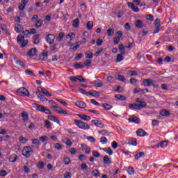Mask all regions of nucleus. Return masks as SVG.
Listing matches in <instances>:
<instances>
[{"label":"nucleus","mask_w":178,"mask_h":178,"mask_svg":"<svg viewBox=\"0 0 178 178\" xmlns=\"http://www.w3.org/2000/svg\"><path fill=\"white\" fill-rule=\"evenodd\" d=\"M24 41V36H23V35H19L17 37V44H20L21 42H23Z\"/></svg>","instance_id":"nucleus-33"},{"label":"nucleus","mask_w":178,"mask_h":178,"mask_svg":"<svg viewBox=\"0 0 178 178\" xmlns=\"http://www.w3.org/2000/svg\"><path fill=\"white\" fill-rule=\"evenodd\" d=\"M124 54H118L117 56V58H116V62H122V60H123V59H124V58L123 57Z\"/></svg>","instance_id":"nucleus-49"},{"label":"nucleus","mask_w":178,"mask_h":178,"mask_svg":"<svg viewBox=\"0 0 178 178\" xmlns=\"http://www.w3.org/2000/svg\"><path fill=\"white\" fill-rule=\"evenodd\" d=\"M38 90L39 92H42V94L46 95V97H52V94L49 93V92H48V90H45L42 87H38Z\"/></svg>","instance_id":"nucleus-8"},{"label":"nucleus","mask_w":178,"mask_h":178,"mask_svg":"<svg viewBox=\"0 0 178 178\" xmlns=\"http://www.w3.org/2000/svg\"><path fill=\"white\" fill-rule=\"evenodd\" d=\"M35 54H37V49L35 48L31 49L28 52L29 56H34Z\"/></svg>","instance_id":"nucleus-23"},{"label":"nucleus","mask_w":178,"mask_h":178,"mask_svg":"<svg viewBox=\"0 0 178 178\" xmlns=\"http://www.w3.org/2000/svg\"><path fill=\"white\" fill-rule=\"evenodd\" d=\"M117 35L118 36L113 38L114 45H118V44L120 42V38L123 37V32L122 31H118Z\"/></svg>","instance_id":"nucleus-4"},{"label":"nucleus","mask_w":178,"mask_h":178,"mask_svg":"<svg viewBox=\"0 0 178 178\" xmlns=\"http://www.w3.org/2000/svg\"><path fill=\"white\" fill-rule=\"evenodd\" d=\"M23 26L20 24H15V31L16 33H22L23 31Z\"/></svg>","instance_id":"nucleus-27"},{"label":"nucleus","mask_w":178,"mask_h":178,"mask_svg":"<svg viewBox=\"0 0 178 178\" xmlns=\"http://www.w3.org/2000/svg\"><path fill=\"white\" fill-rule=\"evenodd\" d=\"M87 140H88V141H90V143H95L96 141L95 138H94L93 136H88Z\"/></svg>","instance_id":"nucleus-61"},{"label":"nucleus","mask_w":178,"mask_h":178,"mask_svg":"<svg viewBox=\"0 0 178 178\" xmlns=\"http://www.w3.org/2000/svg\"><path fill=\"white\" fill-rule=\"evenodd\" d=\"M128 121L129 123H136V124H138V123L140 122V118L138 117H131L128 119Z\"/></svg>","instance_id":"nucleus-14"},{"label":"nucleus","mask_w":178,"mask_h":178,"mask_svg":"<svg viewBox=\"0 0 178 178\" xmlns=\"http://www.w3.org/2000/svg\"><path fill=\"white\" fill-rule=\"evenodd\" d=\"M72 162V161L70 160V158L69 157H65L64 159V164L65 165H70V163Z\"/></svg>","instance_id":"nucleus-54"},{"label":"nucleus","mask_w":178,"mask_h":178,"mask_svg":"<svg viewBox=\"0 0 178 178\" xmlns=\"http://www.w3.org/2000/svg\"><path fill=\"white\" fill-rule=\"evenodd\" d=\"M129 108H130V109H138L139 111L138 104H129Z\"/></svg>","instance_id":"nucleus-50"},{"label":"nucleus","mask_w":178,"mask_h":178,"mask_svg":"<svg viewBox=\"0 0 178 178\" xmlns=\"http://www.w3.org/2000/svg\"><path fill=\"white\" fill-rule=\"evenodd\" d=\"M79 118L82 119L83 120H86V122H90L91 120V117L84 115V114H78Z\"/></svg>","instance_id":"nucleus-15"},{"label":"nucleus","mask_w":178,"mask_h":178,"mask_svg":"<svg viewBox=\"0 0 178 178\" xmlns=\"http://www.w3.org/2000/svg\"><path fill=\"white\" fill-rule=\"evenodd\" d=\"M64 178H72V172H66L64 175Z\"/></svg>","instance_id":"nucleus-63"},{"label":"nucleus","mask_w":178,"mask_h":178,"mask_svg":"<svg viewBox=\"0 0 178 178\" xmlns=\"http://www.w3.org/2000/svg\"><path fill=\"white\" fill-rule=\"evenodd\" d=\"M145 155V153L143 152H138L135 154V159H140V158H142V156H144Z\"/></svg>","instance_id":"nucleus-32"},{"label":"nucleus","mask_w":178,"mask_h":178,"mask_svg":"<svg viewBox=\"0 0 178 178\" xmlns=\"http://www.w3.org/2000/svg\"><path fill=\"white\" fill-rule=\"evenodd\" d=\"M75 105L76 106H78V108H81V109H84L87 107V104H86L84 102H76Z\"/></svg>","instance_id":"nucleus-16"},{"label":"nucleus","mask_w":178,"mask_h":178,"mask_svg":"<svg viewBox=\"0 0 178 178\" xmlns=\"http://www.w3.org/2000/svg\"><path fill=\"white\" fill-rule=\"evenodd\" d=\"M99 134H102V136H109V131L106 129H102L98 131Z\"/></svg>","instance_id":"nucleus-38"},{"label":"nucleus","mask_w":178,"mask_h":178,"mask_svg":"<svg viewBox=\"0 0 178 178\" xmlns=\"http://www.w3.org/2000/svg\"><path fill=\"white\" fill-rule=\"evenodd\" d=\"M100 143H102V144H106V143H108V139L106 138V137L102 136L100 138Z\"/></svg>","instance_id":"nucleus-57"},{"label":"nucleus","mask_w":178,"mask_h":178,"mask_svg":"<svg viewBox=\"0 0 178 178\" xmlns=\"http://www.w3.org/2000/svg\"><path fill=\"white\" fill-rule=\"evenodd\" d=\"M113 34H115V29L112 27L108 28V29L107 30V35L108 37H112Z\"/></svg>","instance_id":"nucleus-25"},{"label":"nucleus","mask_w":178,"mask_h":178,"mask_svg":"<svg viewBox=\"0 0 178 178\" xmlns=\"http://www.w3.org/2000/svg\"><path fill=\"white\" fill-rule=\"evenodd\" d=\"M92 123H93L95 126H97V127H99V129H104V127H105V125L104 124V123L101 122L98 120H92Z\"/></svg>","instance_id":"nucleus-10"},{"label":"nucleus","mask_w":178,"mask_h":178,"mask_svg":"<svg viewBox=\"0 0 178 178\" xmlns=\"http://www.w3.org/2000/svg\"><path fill=\"white\" fill-rule=\"evenodd\" d=\"M103 151H104V152H106V154H108V155L113 154V152L112 151V149L111 147L103 148Z\"/></svg>","instance_id":"nucleus-34"},{"label":"nucleus","mask_w":178,"mask_h":178,"mask_svg":"<svg viewBox=\"0 0 178 178\" xmlns=\"http://www.w3.org/2000/svg\"><path fill=\"white\" fill-rule=\"evenodd\" d=\"M154 30L153 32V34H158L159 31H161V19H156L154 20Z\"/></svg>","instance_id":"nucleus-3"},{"label":"nucleus","mask_w":178,"mask_h":178,"mask_svg":"<svg viewBox=\"0 0 178 178\" xmlns=\"http://www.w3.org/2000/svg\"><path fill=\"white\" fill-rule=\"evenodd\" d=\"M74 67H75V69H83V67H84V64L83 63H76L74 65Z\"/></svg>","instance_id":"nucleus-29"},{"label":"nucleus","mask_w":178,"mask_h":178,"mask_svg":"<svg viewBox=\"0 0 178 178\" xmlns=\"http://www.w3.org/2000/svg\"><path fill=\"white\" fill-rule=\"evenodd\" d=\"M85 55L88 59H92L94 56V54L91 53L90 51L86 52Z\"/></svg>","instance_id":"nucleus-44"},{"label":"nucleus","mask_w":178,"mask_h":178,"mask_svg":"<svg viewBox=\"0 0 178 178\" xmlns=\"http://www.w3.org/2000/svg\"><path fill=\"white\" fill-rule=\"evenodd\" d=\"M40 41H41V40L40 39V34H36V35H33V43L35 45H37L38 44H40Z\"/></svg>","instance_id":"nucleus-17"},{"label":"nucleus","mask_w":178,"mask_h":178,"mask_svg":"<svg viewBox=\"0 0 178 178\" xmlns=\"http://www.w3.org/2000/svg\"><path fill=\"white\" fill-rule=\"evenodd\" d=\"M103 162L104 165H109L111 163V159L109 158L108 156H104L103 158Z\"/></svg>","instance_id":"nucleus-22"},{"label":"nucleus","mask_w":178,"mask_h":178,"mask_svg":"<svg viewBox=\"0 0 178 178\" xmlns=\"http://www.w3.org/2000/svg\"><path fill=\"white\" fill-rule=\"evenodd\" d=\"M86 27L88 30H91L94 27V22L92 21H89L86 24Z\"/></svg>","instance_id":"nucleus-37"},{"label":"nucleus","mask_w":178,"mask_h":178,"mask_svg":"<svg viewBox=\"0 0 178 178\" xmlns=\"http://www.w3.org/2000/svg\"><path fill=\"white\" fill-rule=\"evenodd\" d=\"M127 141L129 145H134V147L137 145V139L136 138H129L127 139Z\"/></svg>","instance_id":"nucleus-9"},{"label":"nucleus","mask_w":178,"mask_h":178,"mask_svg":"<svg viewBox=\"0 0 178 178\" xmlns=\"http://www.w3.org/2000/svg\"><path fill=\"white\" fill-rule=\"evenodd\" d=\"M32 144H33V145H41V142H40V140L38 139H33Z\"/></svg>","instance_id":"nucleus-56"},{"label":"nucleus","mask_w":178,"mask_h":178,"mask_svg":"<svg viewBox=\"0 0 178 178\" xmlns=\"http://www.w3.org/2000/svg\"><path fill=\"white\" fill-rule=\"evenodd\" d=\"M74 124L77 126L79 129H82V130H88L90 129V125L87 122H84L81 120H74Z\"/></svg>","instance_id":"nucleus-1"},{"label":"nucleus","mask_w":178,"mask_h":178,"mask_svg":"<svg viewBox=\"0 0 178 178\" xmlns=\"http://www.w3.org/2000/svg\"><path fill=\"white\" fill-rule=\"evenodd\" d=\"M146 20H149L150 22H154V15L149 14L146 16Z\"/></svg>","instance_id":"nucleus-59"},{"label":"nucleus","mask_w":178,"mask_h":178,"mask_svg":"<svg viewBox=\"0 0 178 178\" xmlns=\"http://www.w3.org/2000/svg\"><path fill=\"white\" fill-rule=\"evenodd\" d=\"M102 107L104 108V109H106V111H109V110L112 109V106L108 104H103Z\"/></svg>","instance_id":"nucleus-46"},{"label":"nucleus","mask_w":178,"mask_h":178,"mask_svg":"<svg viewBox=\"0 0 178 178\" xmlns=\"http://www.w3.org/2000/svg\"><path fill=\"white\" fill-rule=\"evenodd\" d=\"M157 147H161V148H165L168 147V141H162L161 142Z\"/></svg>","instance_id":"nucleus-43"},{"label":"nucleus","mask_w":178,"mask_h":178,"mask_svg":"<svg viewBox=\"0 0 178 178\" xmlns=\"http://www.w3.org/2000/svg\"><path fill=\"white\" fill-rule=\"evenodd\" d=\"M79 159L81 161V162H83V161H86L87 156L86 154H80L79 156Z\"/></svg>","instance_id":"nucleus-52"},{"label":"nucleus","mask_w":178,"mask_h":178,"mask_svg":"<svg viewBox=\"0 0 178 178\" xmlns=\"http://www.w3.org/2000/svg\"><path fill=\"white\" fill-rule=\"evenodd\" d=\"M31 152H33V149H31L30 146H26L24 147L22 150V155L25 156V158H30V156H31V154H30Z\"/></svg>","instance_id":"nucleus-2"},{"label":"nucleus","mask_w":178,"mask_h":178,"mask_svg":"<svg viewBox=\"0 0 178 178\" xmlns=\"http://www.w3.org/2000/svg\"><path fill=\"white\" fill-rule=\"evenodd\" d=\"M22 120L24 122H27L29 120V113L26 111L22 113Z\"/></svg>","instance_id":"nucleus-26"},{"label":"nucleus","mask_w":178,"mask_h":178,"mask_svg":"<svg viewBox=\"0 0 178 178\" xmlns=\"http://www.w3.org/2000/svg\"><path fill=\"white\" fill-rule=\"evenodd\" d=\"M160 115H161V116H170V112H169V111L168 110H161L160 111Z\"/></svg>","instance_id":"nucleus-24"},{"label":"nucleus","mask_w":178,"mask_h":178,"mask_svg":"<svg viewBox=\"0 0 178 178\" xmlns=\"http://www.w3.org/2000/svg\"><path fill=\"white\" fill-rule=\"evenodd\" d=\"M20 44H21V48H24V47H26L27 44H29V40H24Z\"/></svg>","instance_id":"nucleus-58"},{"label":"nucleus","mask_w":178,"mask_h":178,"mask_svg":"<svg viewBox=\"0 0 178 178\" xmlns=\"http://www.w3.org/2000/svg\"><path fill=\"white\" fill-rule=\"evenodd\" d=\"M83 65H84V66H88V67L91 66V60H90V59L86 60L84 62Z\"/></svg>","instance_id":"nucleus-62"},{"label":"nucleus","mask_w":178,"mask_h":178,"mask_svg":"<svg viewBox=\"0 0 178 178\" xmlns=\"http://www.w3.org/2000/svg\"><path fill=\"white\" fill-rule=\"evenodd\" d=\"M92 155L95 158H99L101 156V154L98 151H93L92 152Z\"/></svg>","instance_id":"nucleus-60"},{"label":"nucleus","mask_w":178,"mask_h":178,"mask_svg":"<svg viewBox=\"0 0 178 178\" xmlns=\"http://www.w3.org/2000/svg\"><path fill=\"white\" fill-rule=\"evenodd\" d=\"M63 141L64 144H65L68 147H72V144H73V143H72V140H70V138H64Z\"/></svg>","instance_id":"nucleus-30"},{"label":"nucleus","mask_w":178,"mask_h":178,"mask_svg":"<svg viewBox=\"0 0 178 178\" xmlns=\"http://www.w3.org/2000/svg\"><path fill=\"white\" fill-rule=\"evenodd\" d=\"M93 84H94V86H95V87H103V86H104L102 82H99L98 81H94Z\"/></svg>","instance_id":"nucleus-48"},{"label":"nucleus","mask_w":178,"mask_h":178,"mask_svg":"<svg viewBox=\"0 0 178 178\" xmlns=\"http://www.w3.org/2000/svg\"><path fill=\"white\" fill-rule=\"evenodd\" d=\"M115 97L117 99H119L120 101H126L127 98L126 97L122 95H116L115 96Z\"/></svg>","instance_id":"nucleus-42"},{"label":"nucleus","mask_w":178,"mask_h":178,"mask_svg":"<svg viewBox=\"0 0 178 178\" xmlns=\"http://www.w3.org/2000/svg\"><path fill=\"white\" fill-rule=\"evenodd\" d=\"M146 106H147V103H145V102L144 101L138 104V108H139V111H140V109H143V108H145Z\"/></svg>","instance_id":"nucleus-36"},{"label":"nucleus","mask_w":178,"mask_h":178,"mask_svg":"<svg viewBox=\"0 0 178 178\" xmlns=\"http://www.w3.org/2000/svg\"><path fill=\"white\" fill-rule=\"evenodd\" d=\"M89 95H92V97H99V92L95 90H90Z\"/></svg>","instance_id":"nucleus-31"},{"label":"nucleus","mask_w":178,"mask_h":178,"mask_svg":"<svg viewBox=\"0 0 178 178\" xmlns=\"http://www.w3.org/2000/svg\"><path fill=\"white\" fill-rule=\"evenodd\" d=\"M42 23H44V20L42 19L38 20L36 24H35V27H36V29H40V27L42 26Z\"/></svg>","instance_id":"nucleus-40"},{"label":"nucleus","mask_w":178,"mask_h":178,"mask_svg":"<svg viewBox=\"0 0 178 178\" xmlns=\"http://www.w3.org/2000/svg\"><path fill=\"white\" fill-rule=\"evenodd\" d=\"M38 169H44V163L42 161H40L38 163Z\"/></svg>","instance_id":"nucleus-64"},{"label":"nucleus","mask_w":178,"mask_h":178,"mask_svg":"<svg viewBox=\"0 0 178 178\" xmlns=\"http://www.w3.org/2000/svg\"><path fill=\"white\" fill-rule=\"evenodd\" d=\"M45 58H48V53L45 52V51H43L42 53V56H40V59L42 60H45Z\"/></svg>","instance_id":"nucleus-53"},{"label":"nucleus","mask_w":178,"mask_h":178,"mask_svg":"<svg viewBox=\"0 0 178 178\" xmlns=\"http://www.w3.org/2000/svg\"><path fill=\"white\" fill-rule=\"evenodd\" d=\"M48 119H49V120H51L52 122H55V123H58V124H59V123H60V121H59V119H58V118H56V116L48 115Z\"/></svg>","instance_id":"nucleus-18"},{"label":"nucleus","mask_w":178,"mask_h":178,"mask_svg":"<svg viewBox=\"0 0 178 178\" xmlns=\"http://www.w3.org/2000/svg\"><path fill=\"white\" fill-rule=\"evenodd\" d=\"M44 127H46V129H51V127H52V124H51V122H49V120H45Z\"/></svg>","instance_id":"nucleus-45"},{"label":"nucleus","mask_w":178,"mask_h":178,"mask_svg":"<svg viewBox=\"0 0 178 178\" xmlns=\"http://www.w3.org/2000/svg\"><path fill=\"white\" fill-rule=\"evenodd\" d=\"M19 143H21L22 144H26V143H27L28 140L27 138L23 137V136H20L19 138Z\"/></svg>","instance_id":"nucleus-51"},{"label":"nucleus","mask_w":178,"mask_h":178,"mask_svg":"<svg viewBox=\"0 0 178 178\" xmlns=\"http://www.w3.org/2000/svg\"><path fill=\"white\" fill-rule=\"evenodd\" d=\"M9 162H11L13 163H15V162H16V161H17V155H16L15 154H12L10 157H9Z\"/></svg>","instance_id":"nucleus-20"},{"label":"nucleus","mask_w":178,"mask_h":178,"mask_svg":"<svg viewBox=\"0 0 178 178\" xmlns=\"http://www.w3.org/2000/svg\"><path fill=\"white\" fill-rule=\"evenodd\" d=\"M26 74H28L29 76H35V74H34V72L31 71L30 69H28L25 71Z\"/></svg>","instance_id":"nucleus-55"},{"label":"nucleus","mask_w":178,"mask_h":178,"mask_svg":"<svg viewBox=\"0 0 178 178\" xmlns=\"http://www.w3.org/2000/svg\"><path fill=\"white\" fill-rule=\"evenodd\" d=\"M119 50L122 55H126V48L123 45V44H119Z\"/></svg>","instance_id":"nucleus-21"},{"label":"nucleus","mask_w":178,"mask_h":178,"mask_svg":"<svg viewBox=\"0 0 178 178\" xmlns=\"http://www.w3.org/2000/svg\"><path fill=\"white\" fill-rule=\"evenodd\" d=\"M73 44H71V47L70 48V50L72 52H76V51H77V49H79V48H80V45H81V42L78 41L76 42V45L75 47H73Z\"/></svg>","instance_id":"nucleus-13"},{"label":"nucleus","mask_w":178,"mask_h":178,"mask_svg":"<svg viewBox=\"0 0 178 178\" xmlns=\"http://www.w3.org/2000/svg\"><path fill=\"white\" fill-rule=\"evenodd\" d=\"M18 92H20L24 97H30V92L26 88H21L18 90Z\"/></svg>","instance_id":"nucleus-6"},{"label":"nucleus","mask_w":178,"mask_h":178,"mask_svg":"<svg viewBox=\"0 0 178 178\" xmlns=\"http://www.w3.org/2000/svg\"><path fill=\"white\" fill-rule=\"evenodd\" d=\"M1 29L2 30V31H4V33H6V34H9V32L8 31V28L6 27V25L1 24Z\"/></svg>","instance_id":"nucleus-47"},{"label":"nucleus","mask_w":178,"mask_h":178,"mask_svg":"<svg viewBox=\"0 0 178 178\" xmlns=\"http://www.w3.org/2000/svg\"><path fill=\"white\" fill-rule=\"evenodd\" d=\"M63 38H65V33L61 32L58 34V42H61L63 40Z\"/></svg>","instance_id":"nucleus-39"},{"label":"nucleus","mask_w":178,"mask_h":178,"mask_svg":"<svg viewBox=\"0 0 178 178\" xmlns=\"http://www.w3.org/2000/svg\"><path fill=\"white\" fill-rule=\"evenodd\" d=\"M27 3H29V0H22L21 4L18 6L19 10H24Z\"/></svg>","instance_id":"nucleus-11"},{"label":"nucleus","mask_w":178,"mask_h":178,"mask_svg":"<svg viewBox=\"0 0 178 178\" xmlns=\"http://www.w3.org/2000/svg\"><path fill=\"white\" fill-rule=\"evenodd\" d=\"M92 176H95V177H99V176H101V173L98 170H93L92 171Z\"/></svg>","instance_id":"nucleus-41"},{"label":"nucleus","mask_w":178,"mask_h":178,"mask_svg":"<svg viewBox=\"0 0 178 178\" xmlns=\"http://www.w3.org/2000/svg\"><path fill=\"white\" fill-rule=\"evenodd\" d=\"M55 35L54 34H48L46 37H45V40L47 41V42L48 44H49L50 45L52 44L54 42H55Z\"/></svg>","instance_id":"nucleus-5"},{"label":"nucleus","mask_w":178,"mask_h":178,"mask_svg":"<svg viewBox=\"0 0 178 178\" xmlns=\"http://www.w3.org/2000/svg\"><path fill=\"white\" fill-rule=\"evenodd\" d=\"M136 136L138 137H145V136H148V133H147L145 130L143 129H138L136 131Z\"/></svg>","instance_id":"nucleus-7"},{"label":"nucleus","mask_w":178,"mask_h":178,"mask_svg":"<svg viewBox=\"0 0 178 178\" xmlns=\"http://www.w3.org/2000/svg\"><path fill=\"white\" fill-rule=\"evenodd\" d=\"M153 81L152 79H144L143 81V86H144V87H151L153 84Z\"/></svg>","instance_id":"nucleus-12"},{"label":"nucleus","mask_w":178,"mask_h":178,"mask_svg":"<svg viewBox=\"0 0 178 178\" xmlns=\"http://www.w3.org/2000/svg\"><path fill=\"white\" fill-rule=\"evenodd\" d=\"M79 24H80V19L79 18H76L75 19L74 21H73V23H72V26L75 28V29H78L79 26Z\"/></svg>","instance_id":"nucleus-28"},{"label":"nucleus","mask_w":178,"mask_h":178,"mask_svg":"<svg viewBox=\"0 0 178 178\" xmlns=\"http://www.w3.org/2000/svg\"><path fill=\"white\" fill-rule=\"evenodd\" d=\"M33 105L36 106V109L39 111V112H44V109L45 108L44 106L37 104H33Z\"/></svg>","instance_id":"nucleus-35"},{"label":"nucleus","mask_w":178,"mask_h":178,"mask_svg":"<svg viewBox=\"0 0 178 178\" xmlns=\"http://www.w3.org/2000/svg\"><path fill=\"white\" fill-rule=\"evenodd\" d=\"M135 26L138 29H143V27H144V24L143 23V21H141L140 19H138L135 22Z\"/></svg>","instance_id":"nucleus-19"}]
</instances>
